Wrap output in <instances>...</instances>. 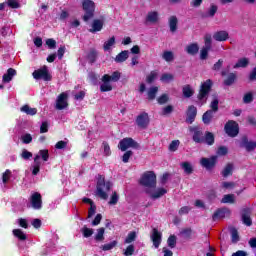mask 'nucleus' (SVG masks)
<instances>
[{
    "instance_id": "nucleus-7",
    "label": "nucleus",
    "mask_w": 256,
    "mask_h": 256,
    "mask_svg": "<svg viewBox=\"0 0 256 256\" xmlns=\"http://www.w3.org/2000/svg\"><path fill=\"white\" fill-rule=\"evenodd\" d=\"M224 131L228 137H237L239 135V124L234 120H229L224 126Z\"/></svg>"
},
{
    "instance_id": "nucleus-47",
    "label": "nucleus",
    "mask_w": 256,
    "mask_h": 256,
    "mask_svg": "<svg viewBox=\"0 0 256 256\" xmlns=\"http://www.w3.org/2000/svg\"><path fill=\"white\" fill-rule=\"evenodd\" d=\"M175 76H173V74H169V73H164L162 74L160 81H162V83H171V81H174Z\"/></svg>"
},
{
    "instance_id": "nucleus-12",
    "label": "nucleus",
    "mask_w": 256,
    "mask_h": 256,
    "mask_svg": "<svg viewBox=\"0 0 256 256\" xmlns=\"http://www.w3.org/2000/svg\"><path fill=\"white\" fill-rule=\"evenodd\" d=\"M150 239H151L155 249H159V247L161 245V241H163V234L161 232H159V229L153 228Z\"/></svg>"
},
{
    "instance_id": "nucleus-22",
    "label": "nucleus",
    "mask_w": 256,
    "mask_h": 256,
    "mask_svg": "<svg viewBox=\"0 0 256 256\" xmlns=\"http://www.w3.org/2000/svg\"><path fill=\"white\" fill-rule=\"evenodd\" d=\"M15 75H17V70L13 69V68H9L7 70V73H5L2 77V81L4 83H11V81H13V77H15Z\"/></svg>"
},
{
    "instance_id": "nucleus-21",
    "label": "nucleus",
    "mask_w": 256,
    "mask_h": 256,
    "mask_svg": "<svg viewBox=\"0 0 256 256\" xmlns=\"http://www.w3.org/2000/svg\"><path fill=\"white\" fill-rule=\"evenodd\" d=\"M235 83H237V73L235 72H230L223 80L225 87H231V85H235Z\"/></svg>"
},
{
    "instance_id": "nucleus-15",
    "label": "nucleus",
    "mask_w": 256,
    "mask_h": 256,
    "mask_svg": "<svg viewBox=\"0 0 256 256\" xmlns=\"http://www.w3.org/2000/svg\"><path fill=\"white\" fill-rule=\"evenodd\" d=\"M240 147H244L248 153H251V151H255L256 149V142L249 141L247 136H243L241 139Z\"/></svg>"
},
{
    "instance_id": "nucleus-28",
    "label": "nucleus",
    "mask_w": 256,
    "mask_h": 256,
    "mask_svg": "<svg viewBox=\"0 0 256 256\" xmlns=\"http://www.w3.org/2000/svg\"><path fill=\"white\" fill-rule=\"evenodd\" d=\"M41 159V156L37 154L34 157V166L32 169V175H39V172L41 171V162L39 161Z\"/></svg>"
},
{
    "instance_id": "nucleus-38",
    "label": "nucleus",
    "mask_w": 256,
    "mask_h": 256,
    "mask_svg": "<svg viewBox=\"0 0 256 256\" xmlns=\"http://www.w3.org/2000/svg\"><path fill=\"white\" fill-rule=\"evenodd\" d=\"M222 177H230L233 175V164L228 163L221 172Z\"/></svg>"
},
{
    "instance_id": "nucleus-1",
    "label": "nucleus",
    "mask_w": 256,
    "mask_h": 256,
    "mask_svg": "<svg viewBox=\"0 0 256 256\" xmlns=\"http://www.w3.org/2000/svg\"><path fill=\"white\" fill-rule=\"evenodd\" d=\"M96 182V195L100 197V199H104L107 201L109 199V195L107 192L111 191V187H113V183L111 181H106L105 176L98 174Z\"/></svg>"
},
{
    "instance_id": "nucleus-57",
    "label": "nucleus",
    "mask_w": 256,
    "mask_h": 256,
    "mask_svg": "<svg viewBox=\"0 0 256 256\" xmlns=\"http://www.w3.org/2000/svg\"><path fill=\"white\" fill-rule=\"evenodd\" d=\"M169 101V95L167 94H162L161 96L158 97L157 102L159 105H165Z\"/></svg>"
},
{
    "instance_id": "nucleus-37",
    "label": "nucleus",
    "mask_w": 256,
    "mask_h": 256,
    "mask_svg": "<svg viewBox=\"0 0 256 256\" xmlns=\"http://www.w3.org/2000/svg\"><path fill=\"white\" fill-rule=\"evenodd\" d=\"M14 237H16V239H19V241H27V234H25V232H23V230L21 229H14L12 231Z\"/></svg>"
},
{
    "instance_id": "nucleus-20",
    "label": "nucleus",
    "mask_w": 256,
    "mask_h": 256,
    "mask_svg": "<svg viewBox=\"0 0 256 256\" xmlns=\"http://www.w3.org/2000/svg\"><path fill=\"white\" fill-rule=\"evenodd\" d=\"M104 25H105V21L101 19H94L92 22V28L89 29V32L98 33L99 31H102Z\"/></svg>"
},
{
    "instance_id": "nucleus-62",
    "label": "nucleus",
    "mask_w": 256,
    "mask_h": 256,
    "mask_svg": "<svg viewBox=\"0 0 256 256\" xmlns=\"http://www.w3.org/2000/svg\"><path fill=\"white\" fill-rule=\"evenodd\" d=\"M223 59H219L213 66L212 71H221V67H223Z\"/></svg>"
},
{
    "instance_id": "nucleus-42",
    "label": "nucleus",
    "mask_w": 256,
    "mask_h": 256,
    "mask_svg": "<svg viewBox=\"0 0 256 256\" xmlns=\"http://www.w3.org/2000/svg\"><path fill=\"white\" fill-rule=\"evenodd\" d=\"M167 245L170 249H175V247H177V236H175V234L168 237Z\"/></svg>"
},
{
    "instance_id": "nucleus-45",
    "label": "nucleus",
    "mask_w": 256,
    "mask_h": 256,
    "mask_svg": "<svg viewBox=\"0 0 256 256\" xmlns=\"http://www.w3.org/2000/svg\"><path fill=\"white\" fill-rule=\"evenodd\" d=\"M116 245H118L117 240H113L110 243L102 245L100 249H102V251H111V249H115Z\"/></svg>"
},
{
    "instance_id": "nucleus-34",
    "label": "nucleus",
    "mask_w": 256,
    "mask_h": 256,
    "mask_svg": "<svg viewBox=\"0 0 256 256\" xmlns=\"http://www.w3.org/2000/svg\"><path fill=\"white\" fill-rule=\"evenodd\" d=\"M20 111L22 113H25L26 115H37V108H31L29 106V104H26V105H23L21 108H20Z\"/></svg>"
},
{
    "instance_id": "nucleus-24",
    "label": "nucleus",
    "mask_w": 256,
    "mask_h": 256,
    "mask_svg": "<svg viewBox=\"0 0 256 256\" xmlns=\"http://www.w3.org/2000/svg\"><path fill=\"white\" fill-rule=\"evenodd\" d=\"M168 25L171 33H175L178 29L177 25H179V19H177V16H170L168 19Z\"/></svg>"
},
{
    "instance_id": "nucleus-35",
    "label": "nucleus",
    "mask_w": 256,
    "mask_h": 256,
    "mask_svg": "<svg viewBox=\"0 0 256 256\" xmlns=\"http://www.w3.org/2000/svg\"><path fill=\"white\" fill-rule=\"evenodd\" d=\"M180 166L186 175H193V165H191L190 162L188 161L182 162Z\"/></svg>"
},
{
    "instance_id": "nucleus-63",
    "label": "nucleus",
    "mask_w": 256,
    "mask_h": 256,
    "mask_svg": "<svg viewBox=\"0 0 256 256\" xmlns=\"http://www.w3.org/2000/svg\"><path fill=\"white\" fill-rule=\"evenodd\" d=\"M179 140H173L169 145V151H177L179 149Z\"/></svg>"
},
{
    "instance_id": "nucleus-17",
    "label": "nucleus",
    "mask_w": 256,
    "mask_h": 256,
    "mask_svg": "<svg viewBox=\"0 0 256 256\" xmlns=\"http://www.w3.org/2000/svg\"><path fill=\"white\" fill-rule=\"evenodd\" d=\"M217 156H211L210 158H202L200 163L205 169H213L217 165Z\"/></svg>"
},
{
    "instance_id": "nucleus-23",
    "label": "nucleus",
    "mask_w": 256,
    "mask_h": 256,
    "mask_svg": "<svg viewBox=\"0 0 256 256\" xmlns=\"http://www.w3.org/2000/svg\"><path fill=\"white\" fill-rule=\"evenodd\" d=\"M182 95L183 97H185V99H191V97L195 95V90L193 89V87H191V85L186 84L182 88Z\"/></svg>"
},
{
    "instance_id": "nucleus-4",
    "label": "nucleus",
    "mask_w": 256,
    "mask_h": 256,
    "mask_svg": "<svg viewBox=\"0 0 256 256\" xmlns=\"http://www.w3.org/2000/svg\"><path fill=\"white\" fill-rule=\"evenodd\" d=\"M139 144L131 137L123 138L119 141L118 149L120 151H127V149H139Z\"/></svg>"
},
{
    "instance_id": "nucleus-31",
    "label": "nucleus",
    "mask_w": 256,
    "mask_h": 256,
    "mask_svg": "<svg viewBox=\"0 0 256 256\" xmlns=\"http://www.w3.org/2000/svg\"><path fill=\"white\" fill-rule=\"evenodd\" d=\"M186 53L192 56L197 55L199 53V44L191 43L188 46H186Z\"/></svg>"
},
{
    "instance_id": "nucleus-3",
    "label": "nucleus",
    "mask_w": 256,
    "mask_h": 256,
    "mask_svg": "<svg viewBox=\"0 0 256 256\" xmlns=\"http://www.w3.org/2000/svg\"><path fill=\"white\" fill-rule=\"evenodd\" d=\"M82 9L85 11L82 19L85 23L89 21V19H93L95 17V2L92 0H84L82 2Z\"/></svg>"
},
{
    "instance_id": "nucleus-56",
    "label": "nucleus",
    "mask_w": 256,
    "mask_h": 256,
    "mask_svg": "<svg viewBox=\"0 0 256 256\" xmlns=\"http://www.w3.org/2000/svg\"><path fill=\"white\" fill-rule=\"evenodd\" d=\"M100 91L101 93H107L109 91H113V86H111V84L109 83H103L101 86H100Z\"/></svg>"
},
{
    "instance_id": "nucleus-51",
    "label": "nucleus",
    "mask_w": 256,
    "mask_h": 256,
    "mask_svg": "<svg viewBox=\"0 0 256 256\" xmlns=\"http://www.w3.org/2000/svg\"><path fill=\"white\" fill-rule=\"evenodd\" d=\"M162 59H164V61H167L169 63L173 61V59H175V56L171 51H164L162 55Z\"/></svg>"
},
{
    "instance_id": "nucleus-59",
    "label": "nucleus",
    "mask_w": 256,
    "mask_h": 256,
    "mask_svg": "<svg viewBox=\"0 0 256 256\" xmlns=\"http://www.w3.org/2000/svg\"><path fill=\"white\" fill-rule=\"evenodd\" d=\"M39 157H42L43 161H49V150L47 149L40 150Z\"/></svg>"
},
{
    "instance_id": "nucleus-39",
    "label": "nucleus",
    "mask_w": 256,
    "mask_h": 256,
    "mask_svg": "<svg viewBox=\"0 0 256 256\" xmlns=\"http://www.w3.org/2000/svg\"><path fill=\"white\" fill-rule=\"evenodd\" d=\"M115 36H112L109 38L107 41L104 42L103 44V50L104 51H111V48L115 45Z\"/></svg>"
},
{
    "instance_id": "nucleus-61",
    "label": "nucleus",
    "mask_w": 256,
    "mask_h": 256,
    "mask_svg": "<svg viewBox=\"0 0 256 256\" xmlns=\"http://www.w3.org/2000/svg\"><path fill=\"white\" fill-rule=\"evenodd\" d=\"M108 203L109 205H117V203H119V195H117L116 192H113Z\"/></svg>"
},
{
    "instance_id": "nucleus-55",
    "label": "nucleus",
    "mask_w": 256,
    "mask_h": 256,
    "mask_svg": "<svg viewBox=\"0 0 256 256\" xmlns=\"http://www.w3.org/2000/svg\"><path fill=\"white\" fill-rule=\"evenodd\" d=\"M243 103H245L246 105L249 103H253V92H247L246 94H244Z\"/></svg>"
},
{
    "instance_id": "nucleus-9",
    "label": "nucleus",
    "mask_w": 256,
    "mask_h": 256,
    "mask_svg": "<svg viewBox=\"0 0 256 256\" xmlns=\"http://www.w3.org/2000/svg\"><path fill=\"white\" fill-rule=\"evenodd\" d=\"M29 200H30V205L32 209H35L36 211L43 209V196H41V193L34 192L30 196Z\"/></svg>"
},
{
    "instance_id": "nucleus-16",
    "label": "nucleus",
    "mask_w": 256,
    "mask_h": 256,
    "mask_svg": "<svg viewBox=\"0 0 256 256\" xmlns=\"http://www.w3.org/2000/svg\"><path fill=\"white\" fill-rule=\"evenodd\" d=\"M241 219L242 223L246 225V227H251V225H253V220L251 219V209H242Z\"/></svg>"
},
{
    "instance_id": "nucleus-8",
    "label": "nucleus",
    "mask_w": 256,
    "mask_h": 256,
    "mask_svg": "<svg viewBox=\"0 0 256 256\" xmlns=\"http://www.w3.org/2000/svg\"><path fill=\"white\" fill-rule=\"evenodd\" d=\"M211 47H212L211 34H206L204 37V46L200 50L201 61H205V59H207V57H209V51H211Z\"/></svg>"
},
{
    "instance_id": "nucleus-46",
    "label": "nucleus",
    "mask_w": 256,
    "mask_h": 256,
    "mask_svg": "<svg viewBox=\"0 0 256 256\" xmlns=\"http://www.w3.org/2000/svg\"><path fill=\"white\" fill-rule=\"evenodd\" d=\"M95 241H105V228H99L94 237Z\"/></svg>"
},
{
    "instance_id": "nucleus-36",
    "label": "nucleus",
    "mask_w": 256,
    "mask_h": 256,
    "mask_svg": "<svg viewBox=\"0 0 256 256\" xmlns=\"http://www.w3.org/2000/svg\"><path fill=\"white\" fill-rule=\"evenodd\" d=\"M249 65V58H240L237 63L233 66V69H245V67H248Z\"/></svg>"
},
{
    "instance_id": "nucleus-41",
    "label": "nucleus",
    "mask_w": 256,
    "mask_h": 256,
    "mask_svg": "<svg viewBox=\"0 0 256 256\" xmlns=\"http://www.w3.org/2000/svg\"><path fill=\"white\" fill-rule=\"evenodd\" d=\"M166 193H167V189L158 188L156 192L150 195V197L151 199H159L160 197H163V195H166Z\"/></svg>"
},
{
    "instance_id": "nucleus-33",
    "label": "nucleus",
    "mask_w": 256,
    "mask_h": 256,
    "mask_svg": "<svg viewBox=\"0 0 256 256\" xmlns=\"http://www.w3.org/2000/svg\"><path fill=\"white\" fill-rule=\"evenodd\" d=\"M209 111H212L213 113H217V111H219V96H217V94L213 95Z\"/></svg>"
},
{
    "instance_id": "nucleus-2",
    "label": "nucleus",
    "mask_w": 256,
    "mask_h": 256,
    "mask_svg": "<svg viewBox=\"0 0 256 256\" xmlns=\"http://www.w3.org/2000/svg\"><path fill=\"white\" fill-rule=\"evenodd\" d=\"M139 184L142 187H148V189H155L157 187V175L153 171H146L141 176Z\"/></svg>"
},
{
    "instance_id": "nucleus-5",
    "label": "nucleus",
    "mask_w": 256,
    "mask_h": 256,
    "mask_svg": "<svg viewBox=\"0 0 256 256\" xmlns=\"http://www.w3.org/2000/svg\"><path fill=\"white\" fill-rule=\"evenodd\" d=\"M211 89H213V80L207 79L200 86V90L197 96L198 100L203 101V99H205V97L211 93Z\"/></svg>"
},
{
    "instance_id": "nucleus-25",
    "label": "nucleus",
    "mask_w": 256,
    "mask_h": 256,
    "mask_svg": "<svg viewBox=\"0 0 256 256\" xmlns=\"http://www.w3.org/2000/svg\"><path fill=\"white\" fill-rule=\"evenodd\" d=\"M203 143L209 145L210 147L215 145V134H213V132L206 131L204 134Z\"/></svg>"
},
{
    "instance_id": "nucleus-32",
    "label": "nucleus",
    "mask_w": 256,
    "mask_h": 256,
    "mask_svg": "<svg viewBox=\"0 0 256 256\" xmlns=\"http://www.w3.org/2000/svg\"><path fill=\"white\" fill-rule=\"evenodd\" d=\"M204 135H203V131L201 130H195L193 135H192V140L194 141V143H199L202 144L203 140H204Z\"/></svg>"
},
{
    "instance_id": "nucleus-30",
    "label": "nucleus",
    "mask_w": 256,
    "mask_h": 256,
    "mask_svg": "<svg viewBox=\"0 0 256 256\" xmlns=\"http://www.w3.org/2000/svg\"><path fill=\"white\" fill-rule=\"evenodd\" d=\"M159 21V13L157 11L148 12L146 23H157Z\"/></svg>"
},
{
    "instance_id": "nucleus-6",
    "label": "nucleus",
    "mask_w": 256,
    "mask_h": 256,
    "mask_svg": "<svg viewBox=\"0 0 256 256\" xmlns=\"http://www.w3.org/2000/svg\"><path fill=\"white\" fill-rule=\"evenodd\" d=\"M32 76L36 80L43 79V81H51V79H53V76H51V74L49 73V69L47 68L46 65H44L41 68L35 70L32 73Z\"/></svg>"
},
{
    "instance_id": "nucleus-54",
    "label": "nucleus",
    "mask_w": 256,
    "mask_h": 256,
    "mask_svg": "<svg viewBox=\"0 0 256 256\" xmlns=\"http://www.w3.org/2000/svg\"><path fill=\"white\" fill-rule=\"evenodd\" d=\"M157 79V72L156 71H151L150 74L146 77V83L151 85Z\"/></svg>"
},
{
    "instance_id": "nucleus-11",
    "label": "nucleus",
    "mask_w": 256,
    "mask_h": 256,
    "mask_svg": "<svg viewBox=\"0 0 256 256\" xmlns=\"http://www.w3.org/2000/svg\"><path fill=\"white\" fill-rule=\"evenodd\" d=\"M196 118H197V107H195V105L188 106L186 110L185 122L188 123V125H193V123H195Z\"/></svg>"
},
{
    "instance_id": "nucleus-44",
    "label": "nucleus",
    "mask_w": 256,
    "mask_h": 256,
    "mask_svg": "<svg viewBox=\"0 0 256 256\" xmlns=\"http://www.w3.org/2000/svg\"><path fill=\"white\" fill-rule=\"evenodd\" d=\"M135 239H137V232L131 231L128 233L127 237L125 238L124 243L129 245L133 243Z\"/></svg>"
},
{
    "instance_id": "nucleus-10",
    "label": "nucleus",
    "mask_w": 256,
    "mask_h": 256,
    "mask_svg": "<svg viewBox=\"0 0 256 256\" xmlns=\"http://www.w3.org/2000/svg\"><path fill=\"white\" fill-rule=\"evenodd\" d=\"M150 119L147 112H142L136 117V125L140 129H147L149 127Z\"/></svg>"
},
{
    "instance_id": "nucleus-43",
    "label": "nucleus",
    "mask_w": 256,
    "mask_h": 256,
    "mask_svg": "<svg viewBox=\"0 0 256 256\" xmlns=\"http://www.w3.org/2000/svg\"><path fill=\"white\" fill-rule=\"evenodd\" d=\"M159 88L157 86H153L148 91V101H153L155 97H157V92Z\"/></svg>"
},
{
    "instance_id": "nucleus-50",
    "label": "nucleus",
    "mask_w": 256,
    "mask_h": 256,
    "mask_svg": "<svg viewBox=\"0 0 256 256\" xmlns=\"http://www.w3.org/2000/svg\"><path fill=\"white\" fill-rule=\"evenodd\" d=\"M81 233L83 234V237H85L86 239H89V237H91L93 235V229L88 228L87 226H84L81 229Z\"/></svg>"
},
{
    "instance_id": "nucleus-49",
    "label": "nucleus",
    "mask_w": 256,
    "mask_h": 256,
    "mask_svg": "<svg viewBox=\"0 0 256 256\" xmlns=\"http://www.w3.org/2000/svg\"><path fill=\"white\" fill-rule=\"evenodd\" d=\"M135 253V245L130 244L123 250V255L132 256Z\"/></svg>"
},
{
    "instance_id": "nucleus-19",
    "label": "nucleus",
    "mask_w": 256,
    "mask_h": 256,
    "mask_svg": "<svg viewBox=\"0 0 256 256\" xmlns=\"http://www.w3.org/2000/svg\"><path fill=\"white\" fill-rule=\"evenodd\" d=\"M120 79H121V72L119 71H114L111 76L109 74H105L102 77L103 83H109L111 81H113L114 83H117V81H119Z\"/></svg>"
},
{
    "instance_id": "nucleus-27",
    "label": "nucleus",
    "mask_w": 256,
    "mask_h": 256,
    "mask_svg": "<svg viewBox=\"0 0 256 256\" xmlns=\"http://www.w3.org/2000/svg\"><path fill=\"white\" fill-rule=\"evenodd\" d=\"M214 113L211 110H207L203 115H202V122L204 125H211V121H213Z\"/></svg>"
},
{
    "instance_id": "nucleus-29",
    "label": "nucleus",
    "mask_w": 256,
    "mask_h": 256,
    "mask_svg": "<svg viewBox=\"0 0 256 256\" xmlns=\"http://www.w3.org/2000/svg\"><path fill=\"white\" fill-rule=\"evenodd\" d=\"M129 59V50L121 51L114 59L116 63H125Z\"/></svg>"
},
{
    "instance_id": "nucleus-58",
    "label": "nucleus",
    "mask_w": 256,
    "mask_h": 256,
    "mask_svg": "<svg viewBox=\"0 0 256 256\" xmlns=\"http://www.w3.org/2000/svg\"><path fill=\"white\" fill-rule=\"evenodd\" d=\"M133 156V151L128 150L122 156L123 163H129V159Z\"/></svg>"
},
{
    "instance_id": "nucleus-64",
    "label": "nucleus",
    "mask_w": 256,
    "mask_h": 256,
    "mask_svg": "<svg viewBox=\"0 0 256 256\" xmlns=\"http://www.w3.org/2000/svg\"><path fill=\"white\" fill-rule=\"evenodd\" d=\"M173 113V106L172 105H167L162 109V115H171Z\"/></svg>"
},
{
    "instance_id": "nucleus-18",
    "label": "nucleus",
    "mask_w": 256,
    "mask_h": 256,
    "mask_svg": "<svg viewBox=\"0 0 256 256\" xmlns=\"http://www.w3.org/2000/svg\"><path fill=\"white\" fill-rule=\"evenodd\" d=\"M213 39H214V41L223 43L229 39V32H227L226 30L216 31L213 34Z\"/></svg>"
},
{
    "instance_id": "nucleus-48",
    "label": "nucleus",
    "mask_w": 256,
    "mask_h": 256,
    "mask_svg": "<svg viewBox=\"0 0 256 256\" xmlns=\"http://www.w3.org/2000/svg\"><path fill=\"white\" fill-rule=\"evenodd\" d=\"M221 203H235V195L234 194H226L223 196Z\"/></svg>"
},
{
    "instance_id": "nucleus-60",
    "label": "nucleus",
    "mask_w": 256,
    "mask_h": 256,
    "mask_svg": "<svg viewBox=\"0 0 256 256\" xmlns=\"http://www.w3.org/2000/svg\"><path fill=\"white\" fill-rule=\"evenodd\" d=\"M9 179H11V170L7 169L5 172L2 174V181L3 183H8Z\"/></svg>"
},
{
    "instance_id": "nucleus-52",
    "label": "nucleus",
    "mask_w": 256,
    "mask_h": 256,
    "mask_svg": "<svg viewBox=\"0 0 256 256\" xmlns=\"http://www.w3.org/2000/svg\"><path fill=\"white\" fill-rule=\"evenodd\" d=\"M21 141L24 143V145H29V143L33 142V136H31L29 133H26L21 137Z\"/></svg>"
},
{
    "instance_id": "nucleus-13",
    "label": "nucleus",
    "mask_w": 256,
    "mask_h": 256,
    "mask_svg": "<svg viewBox=\"0 0 256 256\" xmlns=\"http://www.w3.org/2000/svg\"><path fill=\"white\" fill-rule=\"evenodd\" d=\"M68 95L65 92H62L56 100V109L58 111H63V109H67L69 107V103H67Z\"/></svg>"
},
{
    "instance_id": "nucleus-26",
    "label": "nucleus",
    "mask_w": 256,
    "mask_h": 256,
    "mask_svg": "<svg viewBox=\"0 0 256 256\" xmlns=\"http://www.w3.org/2000/svg\"><path fill=\"white\" fill-rule=\"evenodd\" d=\"M219 10V7L215 4H211L207 13L202 14V19H207L209 17L213 18L215 17V14L217 13V11Z\"/></svg>"
},
{
    "instance_id": "nucleus-53",
    "label": "nucleus",
    "mask_w": 256,
    "mask_h": 256,
    "mask_svg": "<svg viewBox=\"0 0 256 256\" xmlns=\"http://www.w3.org/2000/svg\"><path fill=\"white\" fill-rule=\"evenodd\" d=\"M87 59L89 63H95L97 61V52L95 50L90 51L87 55Z\"/></svg>"
},
{
    "instance_id": "nucleus-40",
    "label": "nucleus",
    "mask_w": 256,
    "mask_h": 256,
    "mask_svg": "<svg viewBox=\"0 0 256 256\" xmlns=\"http://www.w3.org/2000/svg\"><path fill=\"white\" fill-rule=\"evenodd\" d=\"M230 233H231V242L232 243H239L240 241V237H239V231L237 230V228L233 227L230 229Z\"/></svg>"
},
{
    "instance_id": "nucleus-14",
    "label": "nucleus",
    "mask_w": 256,
    "mask_h": 256,
    "mask_svg": "<svg viewBox=\"0 0 256 256\" xmlns=\"http://www.w3.org/2000/svg\"><path fill=\"white\" fill-rule=\"evenodd\" d=\"M227 215H231V210H229V208H227V207L218 208L212 215V221H217L219 219H225V217H229Z\"/></svg>"
}]
</instances>
